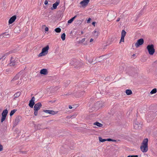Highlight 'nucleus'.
Here are the masks:
<instances>
[{
  "label": "nucleus",
  "instance_id": "obj_14",
  "mask_svg": "<svg viewBox=\"0 0 157 157\" xmlns=\"http://www.w3.org/2000/svg\"><path fill=\"white\" fill-rule=\"evenodd\" d=\"M16 61L15 59H14V58L13 57H11L10 60V66H13L15 65Z\"/></svg>",
  "mask_w": 157,
  "mask_h": 157
},
{
  "label": "nucleus",
  "instance_id": "obj_51",
  "mask_svg": "<svg viewBox=\"0 0 157 157\" xmlns=\"http://www.w3.org/2000/svg\"><path fill=\"white\" fill-rule=\"evenodd\" d=\"M22 152L24 154H26V152H25V151H22Z\"/></svg>",
  "mask_w": 157,
  "mask_h": 157
},
{
  "label": "nucleus",
  "instance_id": "obj_40",
  "mask_svg": "<svg viewBox=\"0 0 157 157\" xmlns=\"http://www.w3.org/2000/svg\"><path fill=\"white\" fill-rule=\"evenodd\" d=\"M21 83V82L20 81L18 80L17 81V82H16L17 84H20Z\"/></svg>",
  "mask_w": 157,
  "mask_h": 157
},
{
  "label": "nucleus",
  "instance_id": "obj_5",
  "mask_svg": "<svg viewBox=\"0 0 157 157\" xmlns=\"http://www.w3.org/2000/svg\"><path fill=\"white\" fill-rule=\"evenodd\" d=\"M144 43V39L142 38L140 39L137 40V42L135 44V46L136 48L139 47L140 45L143 44Z\"/></svg>",
  "mask_w": 157,
  "mask_h": 157
},
{
  "label": "nucleus",
  "instance_id": "obj_3",
  "mask_svg": "<svg viewBox=\"0 0 157 157\" xmlns=\"http://www.w3.org/2000/svg\"><path fill=\"white\" fill-rule=\"evenodd\" d=\"M49 49V47L48 45H47L45 47L43 48L42 49L41 52L39 54L38 56L40 57L47 55Z\"/></svg>",
  "mask_w": 157,
  "mask_h": 157
},
{
  "label": "nucleus",
  "instance_id": "obj_29",
  "mask_svg": "<svg viewBox=\"0 0 157 157\" xmlns=\"http://www.w3.org/2000/svg\"><path fill=\"white\" fill-rule=\"evenodd\" d=\"M157 92V89L156 88L153 89L150 92L151 94H153Z\"/></svg>",
  "mask_w": 157,
  "mask_h": 157
},
{
  "label": "nucleus",
  "instance_id": "obj_44",
  "mask_svg": "<svg viewBox=\"0 0 157 157\" xmlns=\"http://www.w3.org/2000/svg\"><path fill=\"white\" fill-rule=\"evenodd\" d=\"M106 141H112L113 140L111 139H106Z\"/></svg>",
  "mask_w": 157,
  "mask_h": 157
},
{
  "label": "nucleus",
  "instance_id": "obj_19",
  "mask_svg": "<svg viewBox=\"0 0 157 157\" xmlns=\"http://www.w3.org/2000/svg\"><path fill=\"white\" fill-rule=\"evenodd\" d=\"M20 31V28L18 26L15 27L14 30V32L15 33H19Z\"/></svg>",
  "mask_w": 157,
  "mask_h": 157
},
{
  "label": "nucleus",
  "instance_id": "obj_6",
  "mask_svg": "<svg viewBox=\"0 0 157 157\" xmlns=\"http://www.w3.org/2000/svg\"><path fill=\"white\" fill-rule=\"evenodd\" d=\"M21 118V117L20 116H17L16 117L15 120L13 123V126H16L18 124V123L20 122Z\"/></svg>",
  "mask_w": 157,
  "mask_h": 157
},
{
  "label": "nucleus",
  "instance_id": "obj_17",
  "mask_svg": "<svg viewBox=\"0 0 157 157\" xmlns=\"http://www.w3.org/2000/svg\"><path fill=\"white\" fill-rule=\"evenodd\" d=\"M21 92H18L15 93L13 95V100H15L18 97L21 95Z\"/></svg>",
  "mask_w": 157,
  "mask_h": 157
},
{
  "label": "nucleus",
  "instance_id": "obj_16",
  "mask_svg": "<svg viewBox=\"0 0 157 157\" xmlns=\"http://www.w3.org/2000/svg\"><path fill=\"white\" fill-rule=\"evenodd\" d=\"M40 73L41 74H43L44 75H46L48 73L47 70L45 69H42L40 71Z\"/></svg>",
  "mask_w": 157,
  "mask_h": 157
},
{
  "label": "nucleus",
  "instance_id": "obj_53",
  "mask_svg": "<svg viewBox=\"0 0 157 157\" xmlns=\"http://www.w3.org/2000/svg\"><path fill=\"white\" fill-rule=\"evenodd\" d=\"M135 56V54H133V55H132V56Z\"/></svg>",
  "mask_w": 157,
  "mask_h": 157
},
{
  "label": "nucleus",
  "instance_id": "obj_20",
  "mask_svg": "<svg viewBox=\"0 0 157 157\" xmlns=\"http://www.w3.org/2000/svg\"><path fill=\"white\" fill-rule=\"evenodd\" d=\"M19 78V74H17L13 78V79L11 81L12 82H15L16 80H18Z\"/></svg>",
  "mask_w": 157,
  "mask_h": 157
},
{
  "label": "nucleus",
  "instance_id": "obj_46",
  "mask_svg": "<svg viewBox=\"0 0 157 157\" xmlns=\"http://www.w3.org/2000/svg\"><path fill=\"white\" fill-rule=\"evenodd\" d=\"M48 3V2L47 0H45L44 1V4L45 5H47Z\"/></svg>",
  "mask_w": 157,
  "mask_h": 157
},
{
  "label": "nucleus",
  "instance_id": "obj_50",
  "mask_svg": "<svg viewBox=\"0 0 157 157\" xmlns=\"http://www.w3.org/2000/svg\"><path fill=\"white\" fill-rule=\"evenodd\" d=\"M93 39L92 38H91L90 39V42H92V41H93Z\"/></svg>",
  "mask_w": 157,
  "mask_h": 157
},
{
  "label": "nucleus",
  "instance_id": "obj_7",
  "mask_svg": "<svg viewBox=\"0 0 157 157\" xmlns=\"http://www.w3.org/2000/svg\"><path fill=\"white\" fill-rule=\"evenodd\" d=\"M42 106V104L40 102H38L34 106V109L36 110H39Z\"/></svg>",
  "mask_w": 157,
  "mask_h": 157
},
{
  "label": "nucleus",
  "instance_id": "obj_8",
  "mask_svg": "<svg viewBox=\"0 0 157 157\" xmlns=\"http://www.w3.org/2000/svg\"><path fill=\"white\" fill-rule=\"evenodd\" d=\"M35 98L34 97H33L31 99L29 103V106L31 108H33L34 105L35 104L34 101Z\"/></svg>",
  "mask_w": 157,
  "mask_h": 157
},
{
  "label": "nucleus",
  "instance_id": "obj_23",
  "mask_svg": "<svg viewBox=\"0 0 157 157\" xmlns=\"http://www.w3.org/2000/svg\"><path fill=\"white\" fill-rule=\"evenodd\" d=\"M125 92L127 95H130L132 94V92L130 90H126Z\"/></svg>",
  "mask_w": 157,
  "mask_h": 157
},
{
  "label": "nucleus",
  "instance_id": "obj_4",
  "mask_svg": "<svg viewBox=\"0 0 157 157\" xmlns=\"http://www.w3.org/2000/svg\"><path fill=\"white\" fill-rule=\"evenodd\" d=\"M115 13L113 12H111L109 13L107 15L108 17V20L110 21L114 19L115 17Z\"/></svg>",
  "mask_w": 157,
  "mask_h": 157
},
{
  "label": "nucleus",
  "instance_id": "obj_33",
  "mask_svg": "<svg viewBox=\"0 0 157 157\" xmlns=\"http://www.w3.org/2000/svg\"><path fill=\"white\" fill-rule=\"evenodd\" d=\"M55 31L56 33H59L61 32V29L59 28H57L55 29Z\"/></svg>",
  "mask_w": 157,
  "mask_h": 157
},
{
  "label": "nucleus",
  "instance_id": "obj_13",
  "mask_svg": "<svg viewBox=\"0 0 157 157\" xmlns=\"http://www.w3.org/2000/svg\"><path fill=\"white\" fill-rule=\"evenodd\" d=\"M142 127V124L140 123H135L134 125V127L136 129H140Z\"/></svg>",
  "mask_w": 157,
  "mask_h": 157
},
{
  "label": "nucleus",
  "instance_id": "obj_11",
  "mask_svg": "<svg viewBox=\"0 0 157 157\" xmlns=\"http://www.w3.org/2000/svg\"><path fill=\"white\" fill-rule=\"evenodd\" d=\"M60 3L59 0H57L56 2L53 4V6L51 7V9L52 10L56 9L57 6L59 5Z\"/></svg>",
  "mask_w": 157,
  "mask_h": 157
},
{
  "label": "nucleus",
  "instance_id": "obj_49",
  "mask_svg": "<svg viewBox=\"0 0 157 157\" xmlns=\"http://www.w3.org/2000/svg\"><path fill=\"white\" fill-rule=\"evenodd\" d=\"M69 108L70 109H71L72 108V107L70 105H69Z\"/></svg>",
  "mask_w": 157,
  "mask_h": 157
},
{
  "label": "nucleus",
  "instance_id": "obj_58",
  "mask_svg": "<svg viewBox=\"0 0 157 157\" xmlns=\"http://www.w3.org/2000/svg\"><path fill=\"white\" fill-rule=\"evenodd\" d=\"M156 62H157V60L156 61Z\"/></svg>",
  "mask_w": 157,
  "mask_h": 157
},
{
  "label": "nucleus",
  "instance_id": "obj_34",
  "mask_svg": "<svg viewBox=\"0 0 157 157\" xmlns=\"http://www.w3.org/2000/svg\"><path fill=\"white\" fill-rule=\"evenodd\" d=\"M124 37L121 36L120 41V43L121 42H124Z\"/></svg>",
  "mask_w": 157,
  "mask_h": 157
},
{
  "label": "nucleus",
  "instance_id": "obj_10",
  "mask_svg": "<svg viewBox=\"0 0 157 157\" xmlns=\"http://www.w3.org/2000/svg\"><path fill=\"white\" fill-rule=\"evenodd\" d=\"M90 0H83L80 2L82 6L84 7L87 5Z\"/></svg>",
  "mask_w": 157,
  "mask_h": 157
},
{
  "label": "nucleus",
  "instance_id": "obj_1",
  "mask_svg": "<svg viewBox=\"0 0 157 157\" xmlns=\"http://www.w3.org/2000/svg\"><path fill=\"white\" fill-rule=\"evenodd\" d=\"M148 140L147 138L144 139L140 147V149L143 152H146L148 151Z\"/></svg>",
  "mask_w": 157,
  "mask_h": 157
},
{
  "label": "nucleus",
  "instance_id": "obj_52",
  "mask_svg": "<svg viewBox=\"0 0 157 157\" xmlns=\"http://www.w3.org/2000/svg\"><path fill=\"white\" fill-rule=\"evenodd\" d=\"M81 34H83V31H81Z\"/></svg>",
  "mask_w": 157,
  "mask_h": 157
},
{
  "label": "nucleus",
  "instance_id": "obj_42",
  "mask_svg": "<svg viewBox=\"0 0 157 157\" xmlns=\"http://www.w3.org/2000/svg\"><path fill=\"white\" fill-rule=\"evenodd\" d=\"M3 149V147L2 145L0 144V151H2Z\"/></svg>",
  "mask_w": 157,
  "mask_h": 157
},
{
  "label": "nucleus",
  "instance_id": "obj_45",
  "mask_svg": "<svg viewBox=\"0 0 157 157\" xmlns=\"http://www.w3.org/2000/svg\"><path fill=\"white\" fill-rule=\"evenodd\" d=\"M131 157H138V156L137 155H131Z\"/></svg>",
  "mask_w": 157,
  "mask_h": 157
},
{
  "label": "nucleus",
  "instance_id": "obj_32",
  "mask_svg": "<svg viewBox=\"0 0 157 157\" xmlns=\"http://www.w3.org/2000/svg\"><path fill=\"white\" fill-rule=\"evenodd\" d=\"M99 141L101 142H103L105 141H106V139H103L101 137H99Z\"/></svg>",
  "mask_w": 157,
  "mask_h": 157
},
{
  "label": "nucleus",
  "instance_id": "obj_56",
  "mask_svg": "<svg viewBox=\"0 0 157 157\" xmlns=\"http://www.w3.org/2000/svg\"><path fill=\"white\" fill-rule=\"evenodd\" d=\"M20 1H21L22 0H19Z\"/></svg>",
  "mask_w": 157,
  "mask_h": 157
},
{
  "label": "nucleus",
  "instance_id": "obj_54",
  "mask_svg": "<svg viewBox=\"0 0 157 157\" xmlns=\"http://www.w3.org/2000/svg\"><path fill=\"white\" fill-rule=\"evenodd\" d=\"M127 157H131V155H129Z\"/></svg>",
  "mask_w": 157,
  "mask_h": 157
},
{
  "label": "nucleus",
  "instance_id": "obj_37",
  "mask_svg": "<svg viewBox=\"0 0 157 157\" xmlns=\"http://www.w3.org/2000/svg\"><path fill=\"white\" fill-rule=\"evenodd\" d=\"M34 110L35 111L34 114L35 116H36L37 115L38 113V110L36 111V110Z\"/></svg>",
  "mask_w": 157,
  "mask_h": 157
},
{
  "label": "nucleus",
  "instance_id": "obj_30",
  "mask_svg": "<svg viewBox=\"0 0 157 157\" xmlns=\"http://www.w3.org/2000/svg\"><path fill=\"white\" fill-rule=\"evenodd\" d=\"M17 109H14L11 111L10 113V116H12L14 114V113L17 111Z\"/></svg>",
  "mask_w": 157,
  "mask_h": 157
},
{
  "label": "nucleus",
  "instance_id": "obj_24",
  "mask_svg": "<svg viewBox=\"0 0 157 157\" xmlns=\"http://www.w3.org/2000/svg\"><path fill=\"white\" fill-rule=\"evenodd\" d=\"M70 83V82L69 80L67 81L64 83V86L65 87H67L69 85Z\"/></svg>",
  "mask_w": 157,
  "mask_h": 157
},
{
  "label": "nucleus",
  "instance_id": "obj_43",
  "mask_svg": "<svg viewBox=\"0 0 157 157\" xmlns=\"http://www.w3.org/2000/svg\"><path fill=\"white\" fill-rule=\"evenodd\" d=\"M45 31L47 32L48 31V27H46L45 28Z\"/></svg>",
  "mask_w": 157,
  "mask_h": 157
},
{
  "label": "nucleus",
  "instance_id": "obj_28",
  "mask_svg": "<svg viewBox=\"0 0 157 157\" xmlns=\"http://www.w3.org/2000/svg\"><path fill=\"white\" fill-rule=\"evenodd\" d=\"M78 94H79V96L78 97H80L84 95L85 94V92L84 91H82L80 92H78Z\"/></svg>",
  "mask_w": 157,
  "mask_h": 157
},
{
  "label": "nucleus",
  "instance_id": "obj_18",
  "mask_svg": "<svg viewBox=\"0 0 157 157\" xmlns=\"http://www.w3.org/2000/svg\"><path fill=\"white\" fill-rule=\"evenodd\" d=\"M99 103L98 102H97L96 103L94 104V105L93 107H92V110H94L96 109H98L99 107L98 106V105H99Z\"/></svg>",
  "mask_w": 157,
  "mask_h": 157
},
{
  "label": "nucleus",
  "instance_id": "obj_25",
  "mask_svg": "<svg viewBox=\"0 0 157 157\" xmlns=\"http://www.w3.org/2000/svg\"><path fill=\"white\" fill-rule=\"evenodd\" d=\"M94 124L99 127H101L103 125L102 124L99 123L98 122H96L94 123Z\"/></svg>",
  "mask_w": 157,
  "mask_h": 157
},
{
  "label": "nucleus",
  "instance_id": "obj_35",
  "mask_svg": "<svg viewBox=\"0 0 157 157\" xmlns=\"http://www.w3.org/2000/svg\"><path fill=\"white\" fill-rule=\"evenodd\" d=\"M85 38H83L81 40L79 41L78 43H82L85 41Z\"/></svg>",
  "mask_w": 157,
  "mask_h": 157
},
{
  "label": "nucleus",
  "instance_id": "obj_31",
  "mask_svg": "<svg viewBox=\"0 0 157 157\" xmlns=\"http://www.w3.org/2000/svg\"><path fill=\"white\" fill-rule=\"evenodd\" d=\"M66 35L65 33H63L61 36V38L63 40H64L65 39Z\"/></svg>",
  "mask_w": 157,
  "mask_h": 157
},
{
  "label": "nucleus",
  "instance_id": "obj_38",
  "mask_svg": "<svg viewBox=\"0 0 157 157\" xmlns=\"http://www.w3.org/2000/svg\"><path fill=\"white\" fill-rule=\"evenodd\" d=\"M94 35H95L96 36H98V32L97 31H94Z\"/></svg>",
  "mask_w": 157,
  "mask_h": 157
},
{
  "label": "nucleus",
  "instance_id": "obj_39",
  "mask_svg": "<svg viewBox=\"0 0 157 157\" xmlns=\"http://www.w3.org/2000/svg\"><path fill=\"white\" fill-rule=\"evenodd\" d=\"M41 125L40 124H38V125H37V129H40L41 128H40V126H41Z\"/></svg>",
  "mask_w": 157,
  "mask_h": 157
},
{
  "label": "nucleus",
  "instance_id": "obj_9",
  "mask_svg": "<svg viewBox=\"0 0 157 157\" xmlns=\"http://www.w3.org/2000/svg\"><path fill=\"white\" fill-rule=\"evenodd\" d=\"M43 111L44 112L48 113L50 114H51L52 115H54L55 114H56L58 112V111H55L53 110H44Z\"/></svg>",
  "mask_w": 157,
  "mask_h": 157
},
{
  "label": "nucleus",
  "instance_id": "obj_12",
  "mask_svg": "<svg viewBox=\"0 0 157 157\" xmlns=\"http://www.w3.org/2000/svg\"><path fill=\"white\" fill-rule=\"evenodd\" d=\"M10 37V35L8 34H6V33H3L0 35V38L1 39L3 38H9Z\"/></svg>",
  "mask_w": 157,
  "mask_h": 157
},
{
  "label": "nucleus",
  "instance_id": "obj_47",
  "mask_svg": "<svg viewBox=\"0 0 157 157\" xmlns=\"http://www.w3.org/2000/svg\"><path fill=\"white\" fill-rule=\"evenodd\" d=\"M96 23L95 22H93L92 23V25H94V26H95V25Z\"/></svg>",
  "mask_w": 157,
  "mask_h": 157
},
{
  "label": "nucleus",
  "instance_id": "obj_27",
  "mask_svg": "<svg viewBox=\"0 0 157 157\" xmlns=\"http://www.w3.org/2000/svg\"><path fill=\"white\" fill-rule=\"evenodd\" d=\"M126 34V32L124 30H122L121 32V36L124 37Z\"/></svg>",
  "mask_w": 157,
  "mask_h": 157
},
{
  "label": "nucleus",
  "instance_id": "obj_41",
  "mask_svg": "<svg viewBox=\"0 0 157 157\" xmlns=\"http://www.w3.org/2000/svg\"><path fill=\"white\" fill-rule=\"evenodd\" d=\"M91 20V18H89L87 20V23H90V21Z\"/></svg>",
  "mask_w": 157,
  "mask_h": 157
},
{
  "label": "nucleus",
  "instance_id": "obj_57",
  "mask_svg": "<svg viewBox=\"0 0 157 157\" xmlns=\"http://www.w3.org/2000/svg\"><path fill=\"white\" fill-rule=\"evenodd\" d=\"M74 61H76V60L75 59V60H74Z\"/></svg>",
  "mask_w": 157,
  "mask_h": 157
},
{
  "label": "nucleus",
  "instance_id": "obj_21",
  "mask_svg": "<svg viewBox=\"0 0 157 157\" xmlns=\"http://www.w3.org/2000/svg\"><path fill=\"white\" fill-rule=\"evenodd\" d=\"M8 113V111L7 109L4 110L2 113V116L6 117L7 114Z\"/></svg>",
  "mask_w": 157,
  "mask_h": 157
},
{
  "label": "nucleus",
  "instance_id": "obj_22",
  "mask_svg": "<svg viewBox=\"0 0 157 157\" xmlns=\"http://www.w3.org/2000/svg\"><path fill=\"white\" fill-rule=\"evenodd\" d=\"M11 53V52H7L6 53H5V54H4V55H3V56L2 57V58H1L0 59V60L1 59H4L5 58V57L8 55L9 54H10V53Z\"/></svg>",
  "mask_w": 157,
  "mask_h": 157
},
{
  "label": "nucleus",
  "instance_id": "obj_15",
  "mask_svg": "<svg viewBox=\"0 0 157 157\" xmlns=\"http://www.w3.org/2000/svg\"><path fill=\"white\" fill-rule=\"evenodd\" d=\"M16 16H13L11 17L9 19V23L10 24L12 23L16 19Z\"/></svg>",
  "mask_w": 157,
  "mask_h": 157
},
{
  "label": "nucleus",
  "instance_id": "obj_48",
  "mask_svg": "<svg viewBox=\"0 0 157 157\" xmlns=\"http://www.w3.org/2000/svg\"><path fill=\"white\" fill-rule=\"evenodd\" d=\"M120 18H118L117 20V21L118 22L120 20Z\"/></svg>",
  "mask_w": 157,
  "mask_h": 157
},
{
  "label": "nucleus",
  "instance_id": "obj_36",
  "mask_svg": "<svg viewBox=\"0 0 157 157\" xmlns=\"http://www.w3.org/2000/svg\"><path fill=\"white\" fill-rule=\"evenodd\" d=\"M6 118V117L2 116L1 118V122H2L5 120Z\"/></svg>",
  "mask_w": 157,
  "mask_h": 157
},
{
  "label": "nucleus",
  "instance_id": "obj_55",
  "mask_svg": "<svg viewBox=\"0 0 157 157\" xmlns=\"http://www.w3.org/2000/svg\"><path fill=\"white\" fill-rule=\"evenodd\" d=\"M78 35H80V34H79Z\"/></svg>",
  "mask_w": 157,
  "mask_h": 157
},
{
  "label": "nucleus",
  "instance_id": "obj_2",
  "mask_svg": "<svg viewBox=\"0 0 157 157\" xmlns=\"http://www.w3.org/2000/svg\"><path fill=\"white\" fill-rule=\"evenodd\" d=\"M147 48L150 55H152L154 54L155 52V49L154 48V46L153 44L148 45L147 46Z\"/></svg>",
  "mask_w": 157,
  "mask_h": 157
},
{
  "label": "nucleus",
  "instance_id": "obj_26",
  "mask_svg": "<svg viewBox=\"0 0 157 157\" xmlns=\"http://www.w3.org/2000/svg\"><path fill=\"white\" fill-rule=\"evenodd\" d=\"M76 16H75L71 19L70 20H69L68 21V23L69 24L71 23L73 21V20H74V19L76 18Z\"/></svg>",
  "mask_w": 157,
  "mask_h": 157
}]
</instances>
